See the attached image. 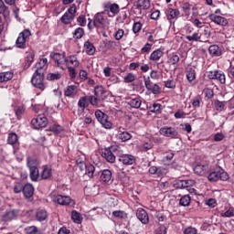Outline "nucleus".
<instances>
[{
	"instance_id": "39448f33",
	"label": "nucleus",
	"mask_w": 234,
	"mask_h": 234,
	"mask_svg": "<svg viewBox=\"0 0 234 234\" xmlns=\"http://www.w3.org/2000/svg\"><path fill=\"white\" fill-rule=\"evenodd\" d=\"M30 36H32V33H30V29H24L22 32H20L16 40V48H26L27 41H28V37H30Z\"/></svg>"
},
{
	"instance_id": "7c9ffc66",
	"label": "nucleus",
	"mask_w": 234,
	"mask_h": 234,
	"mask_svg": "<svg viewBox=\"0 0 234 234\" xmlns=\"http://www.w3.org/2000/svg\"><path fill=\"white\" fill-rule=\"evenodd\" d=\"M78 107L80 111H85L89 107V96H82L79 99Z\"/></svg>"
},
{
	"instance_id": "09e8293b",
	"label": "nucleus",
	"mask_w": 234,
	"mask_h": 234,
	"mask_svg": "<svg viewBox=\"0 0 234 234\" xmlns=\"http://www.w3.org/2000/svg\"><path fill=\"white\" fill-rule=\"evenodd\" d=\"M180 206H183L184 207H187L189 204H191V197L189 195H185L180 198L179 201Z\"/></svg>"
},
{
	"instance_id": "c03bdc74",
	"label": "nucleus",
	"mask_w": 234,
	"mask_h": 234,
	"mask_svg": "<svg viewBox=\"0 0 234 234\" xmlns=\"http://www.w3.org/2000/svg\"><path fill=\"white\" fill-rule=\"evenodd\" d=\"M214 80L219 81L221 85H226V74H224L222 70H218V73H216V78H214Z\"/></svg>"
},
{
	"instance_id": "6e6552de",
	"label": "nucleus",
	"mask_w": 234,
	"mask_h": 234,
	"mask_svg": "<svg viewBox=\"0 0 234 234\" xmlns=\"http://www.w3.org/2000/svg\"><path fill=\"white\" fill-rule=\"evenodd\" d=\"M159 133L162 136H165V138H170L171 140H178V138H180V133H178V131H176L175 127H162Z\"/></svg>"
},
{
	"instance_id": "2f4dec72",
	"label": "nucleus",
	"mask_w": 234,
	"mask_h": 234,
	"mask_svg": "<svg viewBox=\"0 0 234 234\" xmlns=\"http://www.w3.org/2000/svg\"><path fill=\"white\" fill-rule=\"evenodd\" d=\"M84 171V175L89 176V178H94V173L96 172V167L94 166V165L87 164Z\"/></svg>"
},
{
	"instance_id": "9b49d317",
	"label": "nucleus",
	"mask_w": 234,
	"mask_h": 234,
	"mask_svg": "<svg viewBox=\"0 0 234 234\" xmlns=\"http://www.w3.org/2000/svg\"><path fill=\"white\" fill-rule=\"evenodd\" d=\"M49 58L53 59L55 65L58 67V69H61V70H65V68H63V65H65L67 59V57H65V55L58 52H51Z\"/></svg>"
},
{
	"instance_id": "473e14b6",
	"label": "nucleus",
	"mask_w": 234,
	"mask_h": 234,
	"mask_svg": "<svg viewBox=\"0 0 234 234\" xmlns=\"http://www.w3.org/2000/svg\"><path fill=\"white\" fill-rule=\"evenodd\" d=\"M201 38H202V36H200V34L198 32H194L190 35L186 36V41H189L190 43L202 41V40H200Z\"/></svg>"
},
{
	"instance_id": "c85d7f7f",
	"label": "nucleus",
	"mask_w": 234,
	"mask_h": 234,
	"mask_svg": "<svg viewBox=\"0 0 234 234\" xmlns=\"http://www.w3.org/2000/svg\"><path fill=\"white\" fill-rule=\"evenodd\" d=\"M208 52L210 56H213L215 58H218V56H222V49L218 45H211L208 48Z\"/></svg>"
},
{
	"instance_id": "b1692460",
	"label": "nucleus",
	"mask_w": 234,
	"mask_h": 234,
	"mask_svg": "<svg viewBox=\"0 0 234 234\" xmlns=\"http://www.w3.org/2000/svg\"><path fill=\"white\" fill-rule=\"evenodd\" d=\"M136 9L137 10H149L151 8V1L149 0H137L136 1Z\"/></svg>"
},
{
	"instance_id": "58836bf2",
	"label": "nucleus",
	"mask_w": 234,
	"mask_h": 234,
	"mask_svg": "<svg viewBox=\"0 0 234 234\" xmlns=\"http://www.w3.org/2000/svg\"><path fill=\"white\" fill-rule=\"evenodd\" d=\"M16 120H21L23 118V114H25V111L27 108L25 106L20 105L14 109Z\"/></svg>"
},
{
	"instance_id": "c9c22d12",
	"label": "nucleus",
	"mask_w": 234,
	"mask_h": 234,
	"mask_svg": "<svg viewBox=\"0 0 234 234\" xmlns=\"http://www.w3.org/2000/svg\"><path fill=\"white\" fill-rule=\"evenodd\" d=\"M180 62V56H178V54L176 53H172L169 57H168V60L167 63L169 65H173L174 67L178 65V63Z\"/></svg>"
},
{
	"instance_id": "4be33fe9",
	"label": "nucleus",
	"mask_w": 234,
	"mask_h": 234,
	"mask_svg": "<svg viewBox=\"0 0 234 234\" xmlns=\"http://www.w3.org/2000/svg\"><path fill=\"white\" fill-rule=\"evenodd\" d=\"M78 86L69 85L64 90V96H66V98H76V96H78Z\"/></svg>"
},
{
	"instance_id": "3c124183",
	"label": "nucleus",
	"mask_w": 234,
	"mask_h": 234,
	"mask_svg": "<svg viewBox=\"0 0 234 234\" xmlns=\"http://www.w3.org/2000/svg\"><path fill=\"white\" fill-rule=\"evenodd\" d=\"M104 93H105V89L103 88V86H96L94 88V94L97 98H101Z\"/></svg>"
},
{
	"instance_id": "a211bd4d",
	"label": "nucleus",
	"mask_w": 234,
	"mask_h": 234,
	"mask_svg": "<svg viewBox=\"0 0 234 234\" xmlns=\"http://www.w3.org/2000/svg\"><path fill=\"white\" fill-rule=\"evenodd\" d=\"M116 138L120 142H129V140L133 138V135L129 132L125 131V128L119 127Z\"/></svg>"
},
{
	"instance_id": "49530a36",
	"label": "nucleus",
	"mask_w": 234,
	"mask_h": 234,
	"mask_svg": "<svg viewBox=\"0 0 234 234\" xmlns=\"http://www.w3.org/2000/svg\"><path fill=\"white\" fill-rule=\"evenodd\" d=\"M186 79L187 81L193 83V81L197 80V71H195L194 69H189V70L186 72Z\"/></svg>"
},
{
	"instance_id": "f03ea898",
	"label": "nucleus",
	"mask_w": 234,
	"mask_h": 234,
	"mask_svg": "<svg viewBox=\"0 0 234 234\" xmlns=\"http://www.w3.org/2000/svg\"><path fill=\"white\" fill-rule=\"evenodd\" d=\"M78 12V7L76 4H72L69 8L65 12V14L60 17V21L63 25H72L74 19H76V13Z\"/></svg>"
},
{
	"instance_id": "aec40b11",
	"label": "nucleus",
	"mask_w": 234,
	"mask_h": 234,
	"mask_svg": "<svg viewBox=\"0 0 234 234\" xmlns=\"http://www.w3.org/2000/svg\"><path fill=\"white\" fill-rule=\"evenodd\" d=\"M23 195L28 202H32L34 197V186L30 184L24 185Z\"/></svg>"
},
{
	"instance_id": "20e7f679",
	"label": "nucleus",
	"mask_w": 234,
	"mask_h": 234,
	"mask_svg": "<svg viewBox=\"0 0 234 234\" xmlns=\"http://www.w3.org/2000/svg\"><path fill=\"white\" fill-rule=\"evenodd\" d=\"M207 178L209 182H218V180L228 182V180H229V175H228L224 169L219 168L218 170L210 173L207 176Z\"/></svg>"
},
{
	"instance_id": "79ce46f5",
	"label": "nucleus",
	"mask_w": 234,
	"mask_h": 234,
	"mask_svg": "<svg viewBox=\"0 0 234 234\" xmlns=\"http://www.w3.org/2000/svg\"><path fill=\"white\" fill-rule=\"evenodd\" d=\"M73 39H81L85 36V29L82 27H77L72 33Z\"/></svg>"
},
{
	"instance_id": "2eb2a0df",
	"label": "nucleus",
	"mask_w": 234,
	"mask_h": 234,
	"mask_svg": "<svg viewBox=\"0 0 234 234\" xmlns=\"http://www.w3.org/2000/svg\"><path fill=\"white\" fill-rule=\"evenodd\" d=\"M194 173L197 176H206L209 173V165L207 164H197L194 166Z\"/></svg>"
},
{
	"instance_id": "412c9836",
	"label": "nucleus",
	"mask_w": 234,
	"mask_h": 234,
	"mask_svg": "<svg viewBox=\"0 0 234 234\" xmlns=\"http://www.w3.org/2000/svg\"><path fill=\"white\" fill-rule=\"evenodd\" d=\"M136 217L142 224H149V214L144 208H138L136 211Z\"/></svg>"
},
{
	"instance_id": "1a4fd4ad",
	"label": "nucleus",
	"mask_w": 234,
	"mask_h": 234,
	"mask_svg": "<svg viewBox=\"0 0 234 234\" xmlns=\"http://www.w3.org/2000/svg\"><path fill=\"white\" fill-rule=\"evenodd\" d=\"M31 125L33 129H43L48 125V119H47V116L45 114H39L36 118H33L31 120Z\"/></svg>"
},
{
	"instance_id": "7ed1b4c3",
	"label": "nucleus",
	"mask_w": 234,
	"mask_h": 234,
	"mask_svg": "<svg viewBox=\"0 0 234 234\" xmlns=\"http://www.w3.org/2000/svg\"><path fill=\"white\" fill-rule=\"evenodd\" d=\"M43 81H45V73H42L41 69L35 70L31 79V83L33 87H35L36 89H39V90H45L46 87Z\"/></svg>"
},
{
	"instance_id": "393cba45",
	"label": "nucleus",
	"mask_w": 234,
	"mask_h": 234,
	"mask_svg": "<svg viewBox=\"0 0 234 234\" xmlns=\"http://www.w3.org/2000/svg\"><path fill=\"white\" fill-rule=\"evenodd\" d=\"M162 58H164V50L157 48L150 54L149 59L150 61H160Z\"/></svg>"
},
{
	"instance_id": "13d9d810",
	"label": "nucleus",
	"mask_w": 234,
	"mask_h": 234,
	"mask_svg": "<svg viewBox=\"0 0 234 234\" xmlns=\"http://www.w3.org/2000/svg\"><path fill=\"white\" fill-rule=\"evenodd\" d=\"M25 185L23 183H16L13 188L15 194L23 193Z\"/></svg>"
},
{
	"instance_id": "f257e3e1",
	"label": "nucleus",
	"mask_w": 234,
	"mask_h": 234,
	"mask_svg": "<svg viewBox=\"0 0 234 234\" xmlns=\"http://www.w3.org/2000/svg\"><path fill=\"white\" fill-rule=\"evenodd\" d=\"M121 150L122 147L118 145H112L108 148H104L102 151V158L109 164H114V162H116V157L119 158L120 156Z\"/></svg>"
},
{
	"instance_id": "4d7b16f0",
	"label": "nucleus",
	"mask_w": 234,
	"mask_h": 234,
	"mask_svg": "<svg viewBox=\"0 0 234 234\" xmlns=\"http://www.w3.org/2000/svg\"><path fill=\"white\" fill-rule=\"evenodd\" d=\"M98 98H100V97H97L94 95H90V96H88V101L93 107H98V101H99Z\"/></svg>"
},
{
	"instance_id": "a878e982",
	"label": "nucleus",
	"mask_w": 234,
	"mask_h": 234,
	"mask_svg": "<svg viewBox=\"0 0 234 234\" xmlns=\"http://www.w3.org/2000/svg\"><path fill=\"white\" fill-rule=\"evenodd\" d=\"M36 218L37 222H44L46 218H48V212L43 208H38L36 212Z\"/></svg>"
},
{
	"instance_id": "680f3d73",
	"label": "nucleus",
	"mask_w": 234,
	"mask_h": 234,
	"mask_svg": "<svg viewBox=\"0 0 234 234\" xmlns=\"http://www.w3.org/2000/svg\"><path fill=\"white\" fill-rule=\"evenodd\" d=\"M148 90H151L152 94H160L162 92V88L158 84H154Z\"/></svg>"
},
{
	"instance_id": "5fc2aeb1",
	"label": "nucleus",
	"mask_w": 234,
	"mask_h": 234,
	"mask_svg": "<svg viewBox=\"0 0 234 234\" xmlns=\"http://www.w3.org/2000/svg\"><path fill=\"white\" fill-rule=\"evenodd\" d=\"M153 147H154V144H153V142L149 141L141 145V151L146 153V151H151Z\"/></svg>"
},
{
	"instance_id": "e2e57ef3",
	"label": "nucleus",
	"mask_w": 234,
	"mask_h": 234,
	"mask_svg": "<svg viewBox=\"0 0 234 234\" xmlns=\"http://www.w3.org/2000/svg\"><path fill=\"white\" fill-rule=\"evenodd\" d=\"M221 217L230 218V217H234V207H230L227 211L221 214Z\"/></svg>"
},
{
	"instance_id": "0e129e2a",
	"label": "nucleus",
	"mask_w": 234,
	"mask_h": 234,
	"mask_svg": "<svg viewBox=\"0 0 234 234\" xmlns=\"http://www.w3.org/2000/svg\"><path fill=\"white\" fill-rule=\"evenodd\" d=\"M173 158H175V153H173L172 151L170 152H166L165 155L163 158V162H171V160H173Z\"/></svg>"
},
{
	"instance_id": "69168bd1",
	"label": "nucleus",
	"mask_w": 234,
	"mask_h": 234,
	"mask_svg": "<svg viewBox=\"0 0 234 234\" xmlns=\"http://www.w3.org/2000/svg\"><path fill=\"white\" fill-rule=\"evenodd\" d=\"M136 80V76L133 73H128L127 76L124 77V83H133Z\"/></svg>"
},
{
	"instance_id": "e433bc0d",
	"label": "nucleus",
	"mask_w": 234,
	"mask_h": 234,
	"mask_svg": "<svg viewBox=\"0 0 234 234\" xmlns=\"http://www.w3.org/2000/svg\"><path fill=\"white\" fill-rule=\"evenodd\" d=\"M14 78V73L11 71H6V72H1L0 73V83H5L6 81H10Z\"/></svg>"
},
{
	"instance_id": "bf43d9fd",
	"label": "nucleus",
	"mask_w": 234,
	"mask_h": 234,
	"mask_svg": "<svg viewBox=\"0 0 234 234\" xmlns=\"http://www.w3.org/2000/svg\"><path fill=\"white\" fill-rule=\"evenodd\" d=\"M113 217L116 218H127V213L122 210H115L112 212Z\"/></svg>"
},
{
	"instance_id": "5701e85b",
	"label": "nucleus",
	"mask_w": 234,
	"mask_h": 234,
	"mask_svg": "<svg viewBox=\"0 0 234 234\" xmlns=\"http://www.w3.org/2000/svg\"><path fill=\"white\" fill-rule=\"evenodd\" d=\"M65 65L67 68H78L80 67V60H78V57L76 55H69L66 58Z\"/></svg>"
},
{
	"instance_id": "ddd939ff",
	"label": "nucleus",
	"mask_w": 234,
	"mask_h": 234,
	"mask_svg": "<svg viewBox=\"0 0 234 234\" xmlns=\"http://www.w3.org/2000/svg\"><path fill=\"white\" fill-rule=\"evenodd\" d=\"M105 12H101L97 13L94 16L93 26L95 27V28H97L98 32H100V30H102V28H105V16H103Z\"/></svg>"
},
{
	"instance_id": "864d4df0",
	"label": "nucleus",
	"mask_w": 234,
	"mask_h": 234,
	"mask_svg": "<svg viewBox=\"0 0 234 234\" xmlns=\"http://www.w3.org/2000/svg\"><path fill=\"white\" fill-rule=\"evenodd\" d=\"M34 63V54H29L27 56L25 60L24 69H28Z\"/></svg>"
},
{
	"instance_id": "de8ad7c7",
	"label": "nucleus",
	"mask_w": 234,
	"mask_h": 234,
	"mask_svg": "<svg viewBox=\"0 0 234 234\" xmlns=\"http://www.w3.org/2000/svg\"><path fill=\"white\" fill-rule=\"evenodd\" d=\"M183 184L184 189H187V191H190V193H193V191H195V188H191L193 187V186H195L194 180H183Z\"/></svg>"
},
{
	"instance_id": "cd10ccee",
	"label": "nucleus",
	"mask_w": 234,
	"mask_h": 234,
	"mask_svg": "<svg viewBox=\"0 0 234 234\" xmlns=\"http://www.w3.org/2000/svg\"><path fill=\"white\" fill-rule=\"evenodd\" d=\"M84 48L88 56H94V54H96V47L89 40L84 43Z\"/></svg>"
},
{
	"instance_id": "774afa93",
	"label": "nucleus",
	"mask_w": 234,
	"mask_h": 234,
	"mask_svg": "<svg viewBox=\"0 0 234 234\" xmlns=\"http://www.w3.org/2000/svg\"><path fill=\"white\" fill-rule=\"evenodd\" d=\"M228 76H229V78H230V80H234V65H233V62L229 63Z\"/></svg>"
},
{
	"instance_id": "6ab92c4d",
	"label": "nucleus",
	"mask_w": 234,
	"mask_h": 234,
	"mask_svg": "<svg viewBox=\"0 0 234 234\" xmlns=\"http://www.w3.org/2000/svg\"><path fill=\"white\" fill-rule=\"evenodd\" d=\"M100 180L102 184H112V172L110 169L102 170L101 172Z\"/></svg>"
},
{
	"instance_id": "f3484780",
	"label": "nucleus",
	"mask_w": 234,
	"mask_h": 234,
	"mask_svg": "<svg viewBox=\"0 0 234 234\" xmlns=\"http://www.w3.org/2000/svg\"><path fill=\"white\" fill-rule=\"evenodd\" d=\"M17 217H19V210L10 209L5 211V213L2 217V220L4 222H12V220H16Z\"/></svg>"
},
{
	"instance_id": "dca6fc26",
	"label": "nucleus",
	"mask_w": 234,
	"mask_h": 234,
	"mask_svg": "<svg viewBox=\"0 0 234 234\" xmlns=\"http://www.w3.org/2000/svg\"><path fill=\"white\" fill-rule=\"evenodd\" d=\"M208 19L212 21V23H215L216 25H219V27H228V18L218 16L215 14H210L208 16Z\"/></svg>"
},
{
	"instance_id": "8fccbe9b",
	"label": "nucleus",
	"mask_w": 234,
	"mask_h": 234,
	"mask_svg": "<svg viewBox=\"0 0 234 234\" xmlns=\"http://www.w3.org/2000/svg\"><path fill=\"white\" fill-rule=\"evenodd\" d=\"M49 131H51V133H54V134H61V133H63L64 129H63V126H61L59 124H53L49 128Z\"/></svg>"
},
{
	"instance_id": "c756f323",
	"label": "nucleus",
	"mask_w": 234,
	"mask_h": 234,
	"mask_svg": "<svg viewBox=\"0 0 234 234\" xmlns=\"http://www.w3.org/2000/svg\"><path fill=\"white\" fill-rule=\"evenodd\" d=\"M29 178L32 182H37V178H39V169L37 166H31L29 168Z\"/></svg>"
},
{
	"instance_id": "bb28decb",
	"label": "nucleus",
	"mask_w": 234,
	"mask_h": 234,
	"mask_svg": "<svg viewBox=\"0 0 234 234\" xmlns=\"http://www.w3.org/2000/svg\"><path fill=\"white\" fill-rule=\"evenodd\" d=\"M178 16H180V11L178 9H173V8L169 7L166 10V17H167L168 21H173V19H176V17H178Z\"/></svg>"
},
{
	"instance_id": "72a5a7b5",
	"label": "nucleus",
	"mask_w": 234,
	"mask_h": 234,
	"mask_svg": "<svg viewBox=\"0 0 234 234\" xmlns=\"http://www.w3.org/2000/svg\"><path fill=\"white\" fill-rule=\"evenodd\" d=\"M48 64V59L47 58H42L36 64V70H41L42 73H45V67Z\"/></svg>"
},
{
	"instance_id": "f704fd0d",
	"label": "nucleus",
	"mask_w": 234,
	"mask_h": 234,
	"mask_svg": "<svg viewBox=\"0 0 234 234\" xmlns=\"http://www.w3.org/2000/svg\"><path fill=\"white\" fill-rule=\"evenodd\" d=\"M19 142V137L16 135V133H10L7 136V144L8 145H16Z\"/></svg>"
},
{
	"instance_id": "a19ab883",
	"label": "nucleus",
	"mask_w": 234,
	"mask_h": 234,
	"mask_svg": "<svg viewBox=\"0 0 234 234\" xmlns=\"http://www.w3.org/2000/svg\"><path fill=\"white\" fill-rule=\"evenodd\" d=\"M25 231L27 234H43V230L36 226L27 227Z\"/></svg>"
},
{
	"instance_id": "a18cd8bd",
	"label": "nucleus",
	"mask_w": 234,
	"mask_h": 234,
	"mask_svg": "<svg viewBox=\"0 0 234 234\" xmlns=\"http://www.w3.org/2000/svg\"><path fill=\"white\" fill-rule=\"evenodd\" d=\"M0 14H2L4 17H8V16H10V10L6 7L3 0H0Z\"/></svg>"
},
{
	"instance_id": "052dcab7",
	"label": "nucleus",
	"mask_w": 234,
	"mask_h": 234,
	"mask_svg": "<svg viewBox=\"0 0 234 234\" xmlns=\"http://www.w3.org/2000/svg\"><path fill=\"white\" fill-rule=\"evenodd\" d=\"M151 112H154V114H162V104L154 103L153 110H151Z\"/></svg>"
},
{
	"instance_id": "ea45409f",
	"label": "nucleus",
	"mask_w": 234,
	"mask_h": 234,
	"mask_svg": "<svg viewBox=\"0 0 234 234\" xmlns=\"http://www.w3.org/2000/svg\"><path fill=\"white\" fill-rule=\"evenodd\" d=\"M71 219L75 224H81L83 218H81V214L76 210L71 211Z\"/></svg>"
},
{
	"instance_id": "0eeeda50",
	"label": "nucleus",
	"mask_w": 234,
	"mask_h": 234,
	"mask_svg": "<svg viewBox=\"0 0 234 234\" xmlns=\"http://www.w3.org/2000/svg\"><path fill=\"white\" fill-rule=\"evenodd\" d=\"M95 118H97V121L102 125V127H104V129H112V122L109 121V115H107V113L101 110H97L95 112Z\"/></svg>"
},
{
	"instance_id": "4468645a",
	"label": "nucleus",
	"mask_w": 234,
	"mask_h": 234,
	"mask_svg": "<svg viewBox=\"0 0 234 234\" xmlns=\"http://www.w3.org/2000/svg\"><path fill=\"white\" fill-rule=\"evenodd\" d=\"M53 202H55V204H58L59 206H70V204H74V200H72L70 197L63 195L54 196Z\"/></svg>"
},
{
	"instance_id": "9d476101",
	"label": "nucleus",
	"mask_w": 234,
	"mask_h": 234,
	"mask_svg": "<svg viewBox=\"0 0 234 234\" xmlns=\"http://www.w3.org/2000/svg\"><path fill=\"white\" fill-rule=\"evenodd\" d=\"M118 162L122 165H133V164H136V157L133 154H123V150L121 149Z\"/></svg>"
},
{
	"instance_id": "338daca9",
	"label": "nucleus",
	"mask_w": 234,
	"mask_h": 234,
	"mask_svg": "<svg viewBox=\"0 0 234 234\" xmlns=\"http://www.w3.org/2000/svg\"><path fill=\"white\" fill-rule=\"evenodd\" d=\"M184 234H197L198 230L196 228L193 227H187L185 229Z\"/></svg>"
},
{
	"instance_id": "603ef678",
	"label": "nucleus",
	"mask_w": 234,
	"mask_h": 234,
	"mask_svg": "<svg viewBox=\"0 0 234 234\" xmlns=\"http://www.w3.org/2000/svg\"><path fill=\"white\" fill-rule=\"evenodd\" d=\"M125 36V31L122 28H119L114 34L113 37L116 39V41H120L123 39V37Z\"/></svg>"
},
{
	"instance_id": "423d86ee",
	"label": "nucleus",
	"mask_w": 234,
	"mask_h": 234,
	"mask_svg": "<svg viewBox=\"0 0 234 234\" xmlns=\"http://www.w3.org/2000/svg\"><path fill=\"white\" fill-rule=\"evenodd\" d=\"M127 103L132 107V109H140L141 111H147V109H151V107L147 106L145 101L143 103L142 97L140 96L131 97Z\"/></svg>"
},
{
	"instance_id": "4c0bfd02",
	"label": "nucleus",
	"mask_w": 234,
	"mask_h": 234,
	"mask_svg": "<svg viewBox=\"0 0 234 234\" xmlns=\"http://www.w3.org/2000/svg\"><path fill=\"white\" fill-rule=\"evenodd\" d=\"M42 180H48L52 176V169L48 168L47 165L43 166V170L40 174Z\"/></svg>"
},
{
	"instance_id": "6e6d98bb",
	"label": "nucleus",
	"mask_w": 234,
	"mask_h": 234,
	"mask_svg": "<svg viewBox=\"0 0 234 234\" xmlns=\"http://www.w3.org/2000/svg\"><path fill=\"white\" fill-rule=\"evenodd\" d=\"M166 175H167V169H165V167L164 166L157 167L156 176H158V178H164V176H165Z\"/></svg>"
},
{
	"instance_id": "f8f14e48",
	"label": "nucleus",
	"mask_w": 234,
	"mask_h": 234,
	"mask_svg": "<svg viewBox=\"0 0 234 234\" xmlns=\"http://www.w3.org/2000/svg\"><path fill=\"white\" fill-rule=\"evenodd\" d=\"M104 12L110 15V16L114 17V16H118L120 14V5L116 3L108 2L103 5Z\"/></svg>"
},
{
	"instance_id": "37998d69",
	"label": "nucleus",
	"mask_w": 234,
	"mask_h": 234,
	"mask_svg": "<svg viewBox=\"0 0 234 234\" xmlns=\"http://www.w3.org/2000/svg\"><path fill=\"white\" fill-rule=\"evenodd\" d=\"M214 107L218 112H222L226 109V101H220L219 100L214 101Z\"/></svg>"
}]
</instances>
